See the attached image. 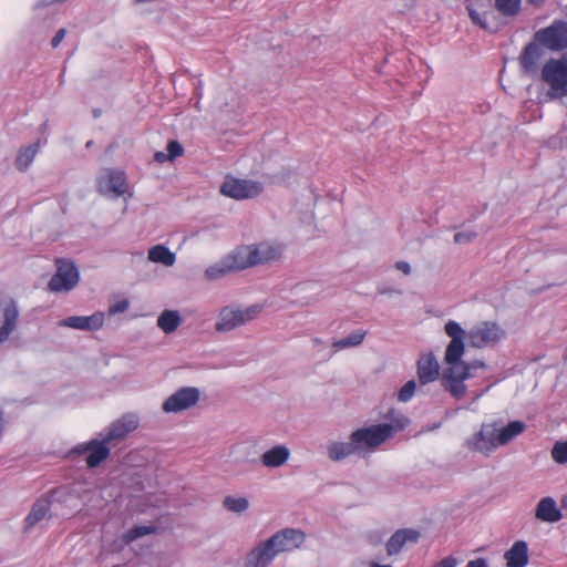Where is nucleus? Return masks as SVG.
Instances as JSON below:
<instances>
[{
	"label": "nucleus",
	"mask_w": 567,
	"mask_h": 567,
	"mask_svg": "<svg viewBox=\"0 0 567 567\" xmlns=\"http://www.w3.org/2000/svg\"><path fill=\"white\" fill-rule=\"evenodd\" d=\"M157 327L166 334L177 330L182 323V317L176 310H164L157 318Z\"/></svg>",
	"instance_id": "bb28decb"
},
{
	"label": "nucleus",
	"mask_w": 567,
	"mask_h": 567,
	"mask_svg": "<svg viewBox=\"0 0 567 567\" xmlns=\"http://www.w3.org/2000/svg\"><path fill=\"white\" fill-rule=\"evenodd\" d=\"M440 375V365L431 353L422 355L417 361V377L421 384L435 381Z\"/></svg>",
	"instance_id": "a211bd4d"
},
{
	"label": "nucleus",
	"mask_w": 567,
	"mask_h": 567,
	"mask_svg": "<svg viewBox=\"0 0 567 567\" xmlns=\"http://www.w3.org/2000/svg\"><path fill=\"white\" fill-rule=\"evenodd\" d=\"M147 259L164 267H172L176 261V255L164 245H155L148 249Z\"/></svg>",
	"instance_id": "a878e982"
},
{
	"label": "nucleus",
	"mask_w": 567,
	"mask_h": 567,
	"mask_svg": "<svg viewBox=\"0 0 567 567\" xmlns=\"http://www.w3.org/2000/svg\"><path fill=\"white\" fill-rule=\"evenodd\" d=\"M495 8L505 17H515L520 10V0H495Z\"/></svg>",
	"instance_id": "72a5a7b5"
},
{
	"label": "nucleus",
	"mask_w": 567,
	"mask_h": 567,
	"mask_svg": "<svg viewBox=\"0 0 567 567\" xmlns=\"http://www.w3.org/2000/svg\"><path fill=\"white\" fill-rule=\"evenodd\" d=\"M140 425V416L136 413H125L115 420L105 432L106 441L113 442L123 440Z\"/></svg>",
	"instance_id": "4468645a"
},
{
	"label": "nucleus",
	"mask_w": 567,
	"mask_h": 567,
	"mask_svg": "<svg viewBox=\"0 0 567 567\" xmlns=\"http://www.w3.org/2000/svg\"><path fill=\"white\" fill-rule=\"evenodd\" d=\"M476 4L477 3L473 2V0L467 1L466 9L468 11V16H470L471 20L473 21V23L480 25L482 29H486L487 25H486L485 21L482 19L478 11L476 10Z\"/></svg>",
	"instance_id": "e433bc0d"
},
{
	"label": "nucleus",
	"mask_w": 567,
	"mask_h": 567,
	"mask_svg": "<svg viewBox=\"0 0 567 567\" xmlns=\"http://www.w3.org/2000/svg\"><path fill=\"white\" fill-rule=\"evenodd\" d=\"M51 501L47 497H41L34 502L32 508L24 519L25 530L31 529L34 525L43 520L50 511Z\"/></svg>",
	"instance_id": "b1692460"
},
{
	"label": "nucleus",
	"mask_w": 567,
	"mask_h": 567,
	"mask_svg": "<svg viewBox=\"0 0 567 567\" xmlns=\"http://www.w3.org/2000/svg\"><path fill=\"white\" fill-rule=\"evenodd\" d=\"M532 4L539 6L544 2V0H528Z\"/></svg>",
	"instance_id": "3c124183"
},
{
	"label": "nucleus",
	"mask_w": 567,
	"mask_h": 567,
	"mask_svg": "<svg viewBox=\"0 0 567 567\" xmlns=\"http://www.w3.org/2000/svg\"><path fill=\"white\" fill-rule=\"evenodd\" d=\"M155 530L156 527H154L153 525L135 526L128 529L126 533H124L121 539L125 545H127L141 537L155 533Z\"/></svg>",
	"instance_id": "473e14b6"
},
{
	"label": "nucleus",
	"mask_w": 567,
	"mask_h": 567,
	"mask_svg": "<svg viewBox=\"0 0 567 567\" xmlns=\"http://www.w3.org/2000/svg\"><path fill=\"white\" fill-rule=\"evenodd\" d=\"M476 383H470V384H466L467 385V390L471 389V393L473 394V401H477L480 400L487 391H489V389L492 388V384L487 385L485 389L483 390H478V389H472Z\"/></svg>",
	"instance_id": "a19ab883"
},
{
	"label": "nucleus",
	"mask_w": 567,
	"mask_h": 567,
	"mask_svg": "<svg viewBox=\"0 0 567 567\" xmlns=\"http://www.w3.org/2000/svg\"><path fill=\"white\" fill-rule=\"evenodd\" d=\"M100 115V111H94V116H99Z\"/></svg>",
	"instance_id": "864d4df0"
},
{
	"label": "nucleus",
	"mask_w": 567,
	"mask_h": 567,
	"mask_svg": "<svg viewBox=\"0 0 567 567\" xmlns=\"http://www.w3.org/2000/svg\"><path fill=\"white\" fill-rule=\"evenodd\" d=\"M250 255V248L247 246H239L225 256L220 261L206 269L207 280H219L227 274L240 271L246 268L254 267Z\"/></svg>",
	"instance_id": "39448f33"
},
{
	"label": "nucleus",
	"mask_w": 567,
	"mask_h": 567,
	"mask_svg": "<svg viewBox=\"0 0 567 567\" xmlns=\"http://www.w3.org/2000/svg\"><path fill=\"white\" fill-rule=\"evenodd\" d=\"M321 343H322V341L320 339H318V338L313 339V344L315 346H318V344H321Z\"/></svg>",
	"instance_id": "603ef678"
},
{
	"label": "nucleus",
	"mask_w": 567,
	"mask_h": 567,
	"mask_svg": "<svg viewBox=\"0 0 567 567\" xmlns=\"http://www.w3.org/2000/svg\"><path fill=\"white\" fill-rule=\"evenodd\" d=\"M262 186L258 182L226 178L220 186V193L227 197L240 200L258 196Z\"/></svg>",
	"instance_id": "9d476101"
},
{
	"label": "nucleus",
	"mask_w": 567,
	"mask_h": 567,
	"mask_svg": "<svg viewBox=\"0 0 567 567\" xmlns=\"http://www.w3.org/2000/svg\"><path fill=\"white\" fill-rule=\"evenodd\" d=\"M525 429L526 425L522 421H512L507 425L498 427V443H501V446L508 444L520 435Z\"/></svg>",
	"instance_id": "cd10ccee"
},
{
	"label": "nucleus",
	"mask_w": 567,
	"mask_h": 567,
	"mask_svg": "<svg viewBox=\"0 0 567 567\" xmlns=\"http://www.w3.org/2000/svg\"><path fill=\"white\" fill-rule=\"evenodd\" d=\"M101 439H93L86 443H81L73 447L70 452L71 455H81L87 454L86 456V465L89 468L97 467L102 462H104L110 456V441H106V437L103 433L100 434Z\"/></svg>",
	"instance_id": "0eeeda50"
},
{
	"label": "nucleus",
	"mask_w": 567,
	"mask_h": 567,
	"mask_svg": "<svg viewBox=\"0 0 567 567\" xmlns=\"http://www.w3.org/2000/svg\"><path fill=\"white\" fill-rule=\"evenodd\" d=\"M542 55L540 48L535 43H529L526 45L523 55L520 58V63L525 70V72H532L535 70L536 64Z\"/></svg>",
	"instance_id": "c85d7f7f"
},
{
	"label": "nucleus",
	"mask_w": 567,
	"mask_h": 567,
	"mask_svg": "<svg viewBox=\"0 0 567 567\" xmlns=\"http://www.w3.org/2000/svg\"><path fill=\"white\" fill-rule=\"evenodd\" d=\"M223 506L228 512L235 514H243L248 509L249 501L246 497H236L228 495L224 498Z\"/></svg>",
	"instance_id": "2f4dec72"
},
{
	"label": "nucleus",
	"mask_w": 567,
	"mask_h": 567,
	"mask_svg": "<svg viewBox=\"0 0 567 567\" xmlns=\"http://www.w3.org/2000/svg\"><path fill=\"white\" fill-rule=\"evenodd\" d=\"M305 539L306 535L299 529H280L247 554L244 567H268L279 554L299 548Z\"/></svg>",
	"instance_id": "f03ea898"
},
{
	"label": "nucleus",
	"mask_w": 567,
	"mask_h": 567,
	"mask_svg": "<svg viewBox=\"0 0 567 567\" xmlns=\"http://www.w3.org/2000/svg\"><path fill=\"white\" fill-rule=\"evenodd\" d=\"M465 567H488V564L485 558H476L473 560H470Z\"/></svg>",
	"instance_id": "c03bdc74"
},
{
	"label": "nucleus",
	"mask_w": 567,
	"mask_h": 567,
	"mask_svg": "<svg viewBox=\"0 0 567 567\" xmlns=\"http://www.w3.org/2000/svg\"><path fill=\"white\" fill-rule=\"evenodd\" d=\"M130 307V301L126 298H120L114 300L107 310L109 316H115L117 313L125 312Z\"/></svg>",
	"instance_id": "4c0bfd02"
},
{
	"label": "nucleus",
	"mask_w": 567,
	"mask_h": 567,
	"mask_svg": "<svg viewBox=\"0 0 567 567\" xmlns=\"http://www.w3.org/2000/svg\"><path fill=\"white\" fill-rule=\"evenodd\" d=\"M419 538L420 533L415 529H399L386 542V553L389 556L396 555L402 550L406 543H416Z\"/></svg>",
	"instance_id": "f3484780"
},
{
	"label": "nucleus",
	"mask_w": 567,
	"mask_h": 567,
	"mask_svg": "<svg viewBox=\"0 0 567 567\" xmlns=\"http://www.w3.org/2000/svg\"><path fill=\"white\" fill-rule=\"evenodd\" d=\"M104 319V313L96 311L91 316L68 317L60 322V326L81 331H97L103 327Z\"/></svg>",
	"instance_id": "2eb2a0df"
},
{
	"label": "nucleus",
	"mask_w": 567,
	"mask_h": 567,
	"mask_svg": "<svg viewBox=\"0 0 567 567\" xmlns=\"http://www.w3.org/2000/svg\"><path fill=\"white\" fill-rule=\"evenodd\" d=\"M551 457L558 464L567 463V441H558L551 449Z\"/></svg>",
	"instance_id": "f704fd0d"
},
{
	"label": "nucleus",
	"mask_w": 567,
	"mask_h": 567,
	"mask_svg": "<svg viewBox=\"0 0 567 567\" xmlns=\"http://www.w3.org/2000/svg\"><path fill=\"white\" fill-rule=\"evenodd\" d=\"M507 567H525L528 564V546L524 540H517L504 555Z\"/></svg>",
	"instance_id": "412c9836"
},
{
	"label": "nucleus",
	"mask_w": 567,
	"mask_h": 567,
	"mask_svg": "<svg viewBox=\"0 0 567 567\" xmlns=\"http://www.w3.org/2000/svg\"><path fill=\"white\" fill-rule=\"evenodd\" d=\"M168 161L173 162L176 157L183 155V146L177 141H171L167 145Z\"/></svg>",
	"instance_id": "58836bf2"
},
{
	"label": "nucleus",
	"mask_w": 567,
	"mask_h": 567,
	"mask_svg": "<svg viewBox=\"0 0 567 567\" xmlns=\"http://www.w3.org/2000/svg\"><path fill=\"white\" fill-rule=\"evenodd\" d=\"M542 80L548 85L547 96L549 99L567 96V53L559 59H550L544 64Z\"/></svg>",
	"instance_id": "20e7f679"
},
{
	"label": "nucleus",
	"mask_w": 567,
	"mask_h": 567,
	"mask_svg": "<svg viewBox=\"0 0 567 567\" xmlns=\"http://www.w3.org/2000/svg\"><path fill=\"white\" fill-rule=\"evenodd\" d=\"M199 395L197 388H181L164 401L162 410L165 413H178L185 411L196 405L199 400Z\"/></svg>",
	"instance_id": "9b49d317"
},
{
	"label": "nucleus",
	"mask_w": 567,
	"mask_h": 567,
	"mask_svg": "<svg viewBox=\"0 0 567 567\" xmlns=\"http://www.w3.org/2000/svg\"><path fill=\"white\" fill-rule=\"evenodd\" d=\"M56 266V274L51 278L49 284H78L80 275L73 261L58 259Z\"/></svg>",
	"instance_id": "6ab92c4d"
},
{
	"label": "nucleus",
	"mask_w": 567,
	"mask_h": 567,
	"mask_svg": "<svg viewBox=\"0 0 567 567\" xmlns=\"http://www.w3.org/2000/svg\"><path fill=\"white\" fill-rule=\"evenodd\" d=\"M154 158L157 163H164V162L168 161V154H166L164 152H156L154 155Z\"/></svg>",
	"instance_id": "de8ad7c7"
},
{
	"label": "nucleus",
	"mask_w": 567,
	"mask_h": 567,
	"mask_svg": "<svg viewBox=\"0 0 567 567\" xmlns=\"http://www.w3.org/2000/svg\"><path fill=\"white\" fill-rule=\"evenodd\" d=\"M444 329L451 338L444 355V360L450 367L443 371L441 383L443 389L455 400H461L467 392L465 381L476 379L480 383L487 380L484 374L486 365L482 361H461L464 353L465 331L457 322L451 320Z\"/></svg>",
	"instance_id": "f257e3e1"
},
{
	"label": "nucleus",
	"mask_w": 567,
	"mask_h": 567,
	"mask_svg": "<svg viewBox=\"0 0 567 567\" xmlns=\"http://www.w3.org/2000/svg\"><path fill=\"white\" fill-rule=\"evenodd\" d=\"M466 446L485 455L491 454L501 446V443H498V427L494 423L482 424L480 431L466 440Z\"/></svg>",
	"instance_id": "6e6552de"
},
{
	"label": "nucleus",
	"mask_w": 567,
	"mask_h": 567,
	"mask_svg": "<svg viewBox=\"0 0 567 567\" xmlns=\"http://www.w3.org/2000/svg\"><path fill=\"white\" fill-rule=\"evenodd\" d=\"M39 150V142H35L27 147H23L19 151V154L16 158V166L19 171H25L29 165L32 163L35 154Z\"/></svg>",
	"instance_id": "7c9ffc66"
},
{
	"label": "nucleus",
	"mask_w": 567,
	"mask_h": 567,
	"mask_svg": "<svg viewBox=\"0 0 567 567\" xmlns=\"http://www.w3.org/2000/svg\"><path fill=\"white\" fill-rule=\"evenodd\" d=\"M476 234L471 231H461L454 235V243L458 245H465L471 243L475 238Z\"/></svg>",
	"instance_id": "ea45409f"
},
{
	"label": "nucleus",
	"mask_w": 567,
	"mask_h": 567,
	"mask_svg": "<svg viewBox=\"0 0 567 567\" xmlns=\"http://www.w3.org/2000/svg\"><path fill=\"white\" fill-rule=\"evenodd\" d=\"M506 332L495 322H482L468 331V340L475 348H484L504 339Z\"/></svg>",
	"instance_id": "1a4fd4ad"
},
{
	"label": "nucleus",
	"mask_w": 567,
	"mask_h": 567,
	"mask_svg": "<svg viewBox=\"0 0 567 567\" xmlns=\"http://www.w3.org/2000/svg\"><path fill=\"white\" fill-rule=\"evenodd\" d=\"M64 35H65V29H60L55 33V35L52 38L51 45L53 48H56L61 43V41L64 39Z\"/></svg>",
	"instance_id": "37998d69"
},
{
	"label": "nucleus",
	"mask_w": 567,
	"mask_h": 567,
	"mask_svg": "<svg viewBox=\"0 0 567 567\" xmlns=\"http://www.w3.org/2000/svg\"><path fill=\"white\" fill-rule=\"evenodd\" d=\"M254 266L274 261L281 257L282 247L278 244L260 243L258 245H248Z\"/></svg>",
	"instance_id": "dca6fc26"
},
{
	"label": "nucleus",
	"mask_w": 567,
	"mask_h": 567,
	"mask_svg": "<svg viewBox=\"0 0 567 567\" xmlns=\"http://www.w3.org/2000/svg\"><path fill=\"white\" fill-rule=\"evenodd\" d=\"M416 390V382L414 380L408 381L399 391L398 400L400 402H409L414 395Z\"/></svg>",
	"instance_id": "c9c22d12"
},
{
	"label": "nucleus",
	"mask_w": 567,
	"mask_h": 567,
	"mask_svg": "<svg viewBox=\"0 0 567 567\" xmlns=\"http://www.w3.org/2000/svg\"><path fill=\"white\" fill-rule=\"evenodd\" d=\"M409 423L405 416L398 420L396 424L380 423L364 426L351 432L349 440L352 441L357 454L365 455L377 451L393 434L403 430Z\"/></svg>",
	"instance_id": "7ed1b4c3"
},
{
	"label": "nucleus",
	"mask_w": 567,
	"mask_h": 567,
	"mask_svg": "<svg viewBox=\"0 0 567 567\" xmlns=\"http://www.w3.org/2000/svg\"><path fill=\"white\" fill-rule=\"evenodd\" d=\"M261 303L250 305L245 308L227 306L224 307L218 315V320L215 323V329L218 332H229L239 328L254 319H256L262 311Z\"/></svg>",
	"instance_id": "423d86ee"
},
{
	"label": "nucleus",
	"mask_w": 567,
	"mask_h": 567,
	"mask_svg": "<svg viewBox=\"0 0 567 567\" xmlns=\"http://www.w3.org/2000/svg\"><path fill=\"white\" fill-rule=\"evenodd\" d=\"M536 40L546 48L558 51L567 48V23L556 21L536 33Z\"/></svg>",
	"instance_id": "ddd939ff"
},
{
	"label": "nucleus",
	"mask_w": 567,
	"mask_h": 567,
	"mask_svg": "<svg viewBox=\"0 0 567 567\" xmlns=\"http://www.w3.org/2000/svg\"><path fill=\"white\" fill-rule=\"evenodd\" d=\"M380 293L385 295V293H388V290H381Z\"/></svg>",
	"instance_id": "5fc2aeb1"
},
{
	"label": "nucleus",
	"mask_w": 567,
	"mask_h": 567,
	"mask_svg": "<svg viewBox=\"0 0 567 567\" xmlns=\"http://www.w3.org/2000/svg\"><path fill=\"white\" fill-rule=\"evenodd\" d=\"M74 286H49L53 292H69Z\"/></svg>",
	"instance_id": "49530a36"
},
{
	"label": "nucleus",
	"mask_w": 567,
	"mask_h": 567,
	"mask_svg": "<svg viewBox=\"0 0 567 567\" xmlns=\"http://www.w3.org/2000/svg\"><path fill=\"white\" fill-rule=\"evenodd\" d=\"M395 268H396L398 270L402 271V272H403V274H405V275H409V274H410V271H411V267H410V265H409L408 262H405V261H398V262L395 264Z\"/></svg>",
	"instance_id": "a18cd8bd"
},
{
	"label": "nucleus",
	"mask_w": 567,
	"mask_h": 567,
	"mask_svg": "<svg viewBox=\"0 0 567 567\" xmlns=\"http://www.w3.org/2000/svg\"><path fill=\"white\" fill-rule=\"evenodd\" d=\"M128 189L125 174L106 168L97 178V190L102 195L122 196Z\"/></svg>",
	"instance_id": "f8f14e48"
},
{
	"label": "nucleus",
	"mask_w": 567,
	"mask_h": 567,
	"mask_svg": "<svg viewBox=\"0 0 567 567\" xmlns=\"http://www.w3.org/2000/svg\"><path fill=\"white\" fill-rule=\"evenodd\" d=\"M365 334H367V331H364V330H361V329L355 330V331L351 332L348 337H346L343 339L336 340L332 343V347L336 352L347 349V348L358 347L363 342Z\"/></svg>",
	"instance_id": "c756f323"
},
{
	"label": "nucleus",
	"mask_w": 567,
	"mask_h": 567,
	"mask_svg": "<svg viewBox=\"0 0 567 567\" xmlns=\"http://www.w3.org/2000/svg\"><path fill=\"white\" fill-rule=\"evenodd\" d=\"M561 506H563V508L567 509V495H565V496L561 498Z\"/></svg>",
	"instance_id": "09e8293b"
},
{
	"label": "nucleus",
	"mask_w": 567,
	"mask_h": 567,
	"mask_svg": "<svg viewBox=\"0 0 567 567\" xmlns=\"http://www.w3.org/2000/svg\"><path fill=\"white\" fill-rule=\"evenodd\" d=\"M370 567H392V566H390V565H382V564H378V563H372L370 565Z\"/></svg>",
	"instance_id": "8fccbe9b"
},
{
	"label": "nucleus",
	"mask_w": 567,
	"mask_h": 567,
	"mask_svg": "<svg viewBox=\"0 0 567 567\" xmlns=\"http://www.w3.org/2000/svg\"><path fill=\"white\" fill-rule=\"evenodd\" d=\"M19 319V309L16 302L11 301L3 309V323L0 327V343L6 341L16 330Z\"/></svg>",
	"instance_id": "5701e85b"
},
{
	"label": "nucleus",
	"mask_w": 567,
	"mask_h": 567,
	"mask_svg": "<svg viewBox=\"0 0 567 567\" xmlns=\"http://www.w3.org/2000/svg\"><path fill=\"white\" fill-rule=\"evenodd\" d=\"M290 456V450L286 445H276L261 455V464L265 467L276 468L282 466Z\"/></svg>",
	"instance_id": "4be33fe9"
},
{
	"label": "nucleus",
	"mask_w": 567,
	"mask_h": 567,
	"mask_svg": "<svg viewBox=\"0 0 567 567\" xmlns=\"http://www.w3.org/2000/svg\"><path fill=\"white\" fill-rule=\"evenodd\" d=\"M535 517L545 523H556L561 519L563 515L554 498L544 497L536 506Z\"/></svg>",
	"instance_id": "aec40b11"
},
{
	"label": "nucleus",
	"mask_w": 567,
	"mask_h": 567,
	"mask_svg": "<svg viewBox=\"0 0 567 567\" xmlns=\"http://www.w3.org/2000/svg\"><path fill=\"white\" fill-rule=\"evenodd\" d=\"M357 454L351 440L349 442L331 441L327 444V455L332 462H340Z\"/></svg>",
	"instance_id": "393cba45"
},
{
	"label": "nucleus",
	"mask_w": 567,
	"mask_h": 567,
	"mask_svg": "<svg viewBox=\"0 0 567 567\" xmlns=\"http://www.w3.org/2000/svg\"><path fill=\"white\" fill-rule=\"evenodd\" d=\"M457 559L453 556H447L440 560L434 567H456Z\"/></svg>",
	"instance_id": "79ce46f5"
}]
</instances>
